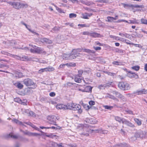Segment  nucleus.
<instances>
[{"mask_svg": "<svg viewBox=\"0 0 147 147\" xmlns=\"http://www.w3.org/2000/svg\"><path fill=\"white\" fill-rule=\"evenodd\" d=\"M79 129H80L82 132L80 133L81 135H83L86 136H88L90 132L94 133H100L101 130V129H99L95 130L90 129L86 124H80L79 126Z\"/></svg>", "mask_w": 147, "mask_h": 147, "instance_id": "nucleus-1", "label": "nucleus"}, {"mask_svg": "<svg viewBox=\"0 0 147 147\" xmlns=\"http://www.w3.org/2000/svg\"><path fill=\"white\" fill-rule=\"evenodd\" d=\"M132 76H131V78H134L136 79L138 78V76L136 74L132 73Z\"/></svg>", "mask_w": 147, "mask_h": 147, "instance_id": "nucleus-50", "label": "nucleus"}, {"mask_svg": "<svg viewBox=\"0 0 147 147\" xmlns=\"http://www.w3.org/2000/svg\"><path fill=\"white\" fill-rule=\"evenodd\" d=\"M68 67H75L76 66V64L74 63H70L65 64Z\"/></svg>", "mask_w": 147, "mask_h": 147, "instance_id": "nucleus-35", "label": "nucleus"}, {"mask_svg": "<svg viewBox=\"0 0 147 147\" xmlns=\"http://www.w3.org/2000/svg\"><path fill=\"white\" fill-rule=\"evenodd\" d=\"M76 14L73 13H70L69 14V17L70 18H76Z\"/></svg>", "mask_w": 147, "mask_h": 147, "instance_id": "nucleus-46", "label": "nucleus"}, {"mask_svg": "<svg viewBox=\"0 0 147 147\" xmlns=\"http://www.w3.org/2000/svg\"><path fill=\"white\" fill-rule=\"evenodd\" d=\"M28 7V5L27 4L24 3H20V8H26Z\"/></svg>", "mask_w": 147, "mask_h": 147, "instance_id": "nucleus-32", "label": "nucleus"}, {"mask_svg": "<svg viewBox=\"0 0 147 147\" xmlns=\"http://www.w3.org/2000/svg\"><path fill=\"white\" fill-rule=\"evenodd\" d=\"M93 48L96 51L100 50L101 49V48L100 47H95L94 46L93 47Z\"/></svg>", "mask_w": 147, "mask_h": 147, "instance_id": "nucleus-63", "label": "nucleus"}, {"mask_svg": "<svg viewBox=\"0 0 147 147\" xmlns=\"http://www.w3.org/2000/svg\"><path fill=\"white\" fill-rule=\"evenodd\" d=\"M23 133L24 134L27 135L29 136H37L40 135L38 134L32 133L27 130H26L25 131H23Z\"/></svg>", "mask_w": 147, "mask_h": 147, "instance_id": "nucleus-11", "label": "nucleus"}, {"mask_svg": "<svg viewBox=\"0 0 147 147\" xmlns=\"http://www.w3.org/2000/svg\"><path fill=\"white\" fill-rule=\"evenodd\" d=\"M79 49H74L73 50L72 54H70L69 59H75L76 57L79 56L80 54L78 53V52H79Z\"/></svg>", "mask_w": 147, "mask_h": 147, "instance_id": "nucleus-6", "label": "nucleus"}, {"mask_svg": "<svg viewBox=\"0 0 147 147\" xmlns=\"http://www.w3.org/2000/svg\"><path fill=\"white\" fill-rule=\"evenodd\" d=\"M15 85L18 88L20 89L22 88L23 86V85L20 82L16 83Z\"/></svg>", "mask_w": 147, "mask_h": 147, "instance_id": "nucleus-28", "label": "nucleus"}, {"mask_svg": "<svg viewBox=\"0 0 147 147\" xmlns=\"http://www.w3.org/2000/svg\"><path fill=\"white\" fill-rule=\"evenodd\" d=\"M132 68L136 71L138 70L140 68V67L139 66L137 65L136 66H134L132 67Z\"/></svg>", "mask_w": 147, "mask_h": 147, "instance_id": "nucleus-45", "label": "nucleus"}, {"mask_svg": "<svg viewBox=\"0 0 147 147\" xmlns=\"http://www.w3.org/2000/svg\"><path fill=\"white\" fill-rule=\"evenodd\" d=\"M59 119V117L57 115H50L47 117V119L49 121L51 124L56 125V121Z\"/></svg>", "mask_w": 147, "mask_h": 147, "instance_id": "nucleus-3", "label": "nucleus"}, {"mask_svg": "<svg viewBox=\"0 0 147 147\" xmlns=\"http://www.w3.org/2000/svg\"><path fill=\"white\" fill-rule=\"evenodd\" d=\"M94 3L91 1H86V5L88 6H90L92 5Z\"/></svg>", "mask_w": 147, "mask_h": 147, "instance_id": "nucleus-51", "label": "nucleus"}, {"mask_svg": "<svg viewBox=\"0 0 147 147\" xmlns=\"http://www.w3.org/2000/svg\"><path fill=\"white\" fill-rule=\"evenodd\" d=\"M27 101L26 100H24L23 101H22L21 100V101L20 102V103L24 105H27Z\"/></svg>", "mask_w": 147, "mask_h": 147, "instance_id": "nucleus-53", "label": "nucleus"}, {"mask_svg": "<svg viewBox=\"0 0 147 147\" xmlns=\"http://www.w3.org/2000/svg\"><path fill=\"white\" fill-rule=\"evenodd\" d=\"M17 44V43L15 40H11L10 43V46L13 48H15Z\"/></svg>", "mask_w": 147, "mask_h": 147, "instance_id": "nucleus-26", "label": "nucleus"}, {"mask_svg": "<svg viewBox=\"0 0 147 147\" xmlns=\"http://www.w3.org/2000/svg\"><path fill=\"white\" fill-rule=\"evenodd\" d=\"M83 50L84 51L88 53H95L94 51L89 49H84Z\"/></svg>", "mask_w": 147, "mask_h": 147, "instance_id": "nucleus-33", "label": "nucleus"}, {"mask_svg": "<svg viewBox=\"0 0 147 147\" xmlns=\"http://www.w3.org/2000/svg\"><path fill=\"white\" fill-rule=\"evenodd\" d=\"M105 73H106V74H107L109 76H112L113 77H114L116 76V74H115L113 73H112L109 71H106L105 72Z\"/></svg>", "mask_w": 147, "mask_h": 147, "instance_id": "nucleus-37", "label": "nucleus"}, {"mask_svg": "<svg viewBox=\"0 0 147 147\" xmlns=\"http://www.w3.org/2000/svg\"><path fill=\"white\" fill-rule=\"evenodd\" d=\"M55 6L56 7V9L57 11H58L59 13H65V12H64V11L63 10H62L61 9L59 8V7H57L55 5Z\"/></svg>", "mask_w": 147, "mask_h": 147, "instance_id": "nucleus-40", "label": "nucleus"}, {"mask_svg": "<svg viewBox=\"0 0 147 147\" xmlns=\"http://www.w3.org/2000/svg\"><path fill=\"white\" fill-rule=\"evenodd\" d=\"M118 86L120 89L123 90H125L124 82H119L118 84Z\"/></svg>", "mask_w": 147, "mask_h": 147, "instance_id": "nucleus-24", "label": "nucleus"}, {"mask_svg": "<svg viewBox=\"0 0 147 147\" xmlns=\"http://www.w3.org/2000/svg\"><path fill=\"white\" fill-rule=\"evenodd\" d=\"M14 100L15 101L19 103H20L21 101V100L19 98H15Z\"/></svg>", "mask_w": 147, "mask_h": 147, "instance_id": "nucleus-62", "label": "nucleus"}, {"mask_svg": "<svg viewBox=\"0 0 147 147\" xmlns=\"http://www.w3.org/2000/svg\"><path fill=\"white\" fill-rule=\"evenodd\" d=\"M40 41L42 43L46 42L48 44H51L52 43L51 40L45 38H41Z\"/></svg>", "mask_w": 147, "mask_h": 147, "instance_id": "nucleus-17", "label": "nucleus"}, {"mask_svg": "<svg viewBox=\"0 0 147 147\" xmlns=\"http://www.w3.org/2000/svg\"><path fill=\"white\" fill-rule=\"evenodd\" d=\"M78 26H81V27H88L90 26V25L89 24H88L87 25L86 24H79L78 25Z\"/></svg>", "mask_w": 147, "mask_h": 147, "instance_id": "nucleus-49", "label": "nucleus"}, {"mask_svg": "<svg viewBox=\"0 0 147 147\" xmlns=\"http://www.w3.org/2000/svg\"><path fill=\"white\" fill-rule=\"evenodd\" d=\"M24 83L27 86H30L32 88H34L36 87V85L29 78H26L24 80Z\"/></svg>", "mask_w": 147, "mask_h": 147, "instance_id": "nucleus-4", "label": "nucleus"}, {"mask_svg": "<svg viewBox=\"0 0 147 147\" xmlns=\"http://www.w3.org/2000/svg\"><path fill=\"white\" fill-rule=\"evenodd\" d=\"M44 135L47 137L57 139L58 138V136L56 135H54V134L52 133H50L49 134H46V133H45Z\"/></svg>", "mask_w": 147, "mask_h": 147, "instance_id": "nucleus-15", "label": "nucleus"}, {"mask_svg": "<svg viewBox=\"0 0 147 147\" xmlns=\"http://www.w3.org/2000/svg\"><path fill=\"white\" fill-rule=\"evenodd\" d=\"M54 70L55 68L51 66H49L46 68L41 69L39 71V73H40L44 71H52Z\"/></svg>", "mask_w": 147, "mask_h": 147, "instance_id": "nucleus-9", "label": "nucleus"}, {"mask_svg": "<svg viewBox=\"0 0 147 147\" xmlns=\"http://www.w3.org/2000/svg\"><path fill=\"white\" fill-rule=\"evenodd\" d=\"M24 123L26 124L27 125H30V126H31L32 127H33V126H34V125L32 124L30 122H24Z\"/></svg>", "mask_w": 147, "mask_h": 147, "instance_id": "nucleus-58", "label": "nucleus"}, {"mask_svg": "<svg viewBox=\"0 0 147 147\" xmlns=\"http://www.w3.org/2000/svg\"><path fill=\"white\" fill-rule=\"evenodd\" d=\"M127 23L129 24H138L139 23V21L135 19H133L132 20H129Z\"/></svg>", "mask_w": 147, "mask_h": 147, "instance_id": "nucleus-16", "label": "nucleus"}, {"mask_svg": "<svg viewBox=\"0 0 147 147\" xmlns=\"http://www.w3.org/2000/svg\"><path fill=\"white\" fill-rule=\"evenodd\" d=\"M146 134L144 131H140L136 132L134 134V137L136 139H136L137 138H143L145 136Z\"/></svg>", "mask_w": 147, "mask_h": 147, "instance_id": "nucleus-5", "label": "nucleus"}, {"mask_svg": "<svg viewBox=\"0 0 147 147\" xmlns=\"http://www.w3.org/2000/svg\"><path fill=\"white\" fill-rule=\"evenodd\" d=\"M134 120L138 125H140L142 124V122L141 120L137 118L134 119Z\"/></svg>", "mask_w": 147, "mask_h": 147, "instance_id": "nucleus-34", "label": "nucleus"}, {"mask_svg": "<svg viewBox=\"0 0 147 147\" xmlns=\"http://www.w3.org/2000/svg\"><path fill=\"white\" fill-rule=\"evenodd\" d=\"M29 45L32 46L33 48V49H30L31 52L32 53H37L39 54H45L46 53V52L41 48L36 47L35 45Z\"/></svg>", "mask_w": 147, "mask_h": 147, "instance_id": "nucleus-2", "label": "nucleus"}, {"mask_svg": "<svg viewBox=\"0 0 147 147\" xmlns=\"http://www.w3.org/2000/svg\"><path fill=\"white\" fill-rule=\"evenodd\" d=\"M105 88V84L104 85H99L98 86V88L100 89H104Z\"/></svg>", "mask_w": 147, "mask_h": 147, "instance_id": "nucleus-47", "label": "nucleus"}, {"mask_svg": "<svg viewBox=\"0 0 147 147\" xmlns=\"http://www.w3.org/2000/svg\"><path fill=\"white\" fill-rule=\"evenodd\" d=\"M108 133V131L106 130H102L101 129V130L100 131V133L103 134H107Z\"/></svg>", "mask_w": 147, "mask_h": 147, "instance_id": "nucleus-43", "label": "nucleus"}, {"mask_svg": "<svg viewBox=\"0 0 147 147\" xmlns=\"http://www.w3.org/2000/svg\"><path fill=\"white\" fill-rule=\"evenodd\" d=\"M70 54H64L63 55V57L64 59H69Z\"/></svg>", "mask_w": 147, "mask_h": 147, "instance_id": "nucleus-38", "label": "nucleus"}, {"mask_svg": "<svg viewBox=\"0 0 147 147\" xmlns=\"http://www.w3.org/2000/svg\"><path fill=\"white\" fill-rule=\"evenodd\" d=\"M10 56L14 57L17 59L20 60L22 61H26L29 60L28 57L25 56H23L22 57H21L18 56L11 54V55H10Z\"/></svg>", "mask_w": 147, "mask_h": 147, "instance_id": "nucleus-8", "label": "nucleus"}, {"mask_svg": "<svg viewBox=\"0 0 147 147\" xmlns=\"http://www.w3.org/2000/svg\"><path fill=\"white\" fill-rule=\"evenodd\" d=\"M115 119L116 121H118L119 122L122 121L123 123V121L125 120V119H124L123 118L122 119L121 117L118 116L115 117Z\"/></svg>", "mask_w": 147, "mask_h": 147, "instance_id": "nucleus-29", "label": "nucleus"}, {"mask_svg": "<svg viewBox=\"0 0 147 147\" xmlns=\"http://www.w3.org/2000/svg\"><path fill=\"white\" fill-rule=\"evenodd\" d=\"M113 94H115L117 97L119 98H120L121 96L122 95L120 93L118 92H113Z\"/></svg>", "mask_w": 147, "mask_h": 147, "instance_id": "nucleus-36", "label": "nucleus"}, {"mask_svg": "<svg viewBox=\"0 0 147 147\" xmlns=\"http://www.w3.org/2000/svg\"><path fill=\"white\" fill-rule=\"evenodd\" d=\"M104 107L105 109H111L113 108L112 107L109 106L107 105L104 106Z\"/></svg>", "mask_w": 147, "mask_h": 147, "instance_id": "nucleus-56", "label": "nucleus"}, {"mask_svg": "<svg viewBox=\"0 0 147 147\" xmlns=\"http://www.w3.org/2000/svg\"><path fill=\"white\" fill-rule=\"evenodd\" d=\"M113 82H110L106 84H105V87L109 86L111 85V84Z\"/></svg>", "mask_w": 147, "mask_h": 147, "instance_id": "nucleus-61", "label": "nucleus"}, {"mask_svg": "<svg viewBox=\"0 0 147 147\" xmlns=\"http://www.w3.org/2000/svg\"><path fill=\"white\" fill-rule=\"evenodd\" d=\"M81 106L79 104L71 103L69 105L68 109H73L74 110L79 109L81 108Z\"/></svg>", "mask_w": 147, "mask_h": 147, "instance_id": "nucleus-7", "label": "nucleus"}, {"mask_svg": "<svg viewBox=\"0 0 147 147\" xmlns=\"http://www.w3.org/2000/svg\"><path fill=\"white\" fill-rule=\"evenodd\" d=\"M141 23L143 24H147V20L142 18L141 20Z\"/></svg>", "mask_w": 147, "mask_h": 147, "instance_id": "nucleus-44", "label": "nucleus"}, {"mask_svg": "<svg viewBox=\"0 0 147 147\" xmlns=\"http://www.w3.org/2000/svg\"><path fill=\"white\" fill-rule=\"evenodd\" d=\"M89 104L91 106L94 105L95 102L94 101L91 100L89 102Z\"/></svg>", "mask_w": 147, "mask_h": 147, "instance_id": "nucleus-60", "label": "nucleus"}, {"mask_svg": "<svg viewBox=\"0 0 147 147\" xmlns=\"http://www.w3.org/2000/svg\"><path fill=\"white\" fill-rule=\"evenodd\" d=\"M66 65L65 64H61L59 67L58 68L60 69L62 68H63Z\"/></svg>", "mask_w": 147, "mask_h": 147, "instance_id": "nucleus-64", "label": "nucleus"}, {"mask_svg": "<svg viewBox=\"0 0 147 147\" xmlns=\"http://www.w3.org/2000/svg\"><path fill=\"white\" fill-rule=\"evenodd\" d=\"M90 36L94 37H101L102 36L100 34L96 32L91 33Z\"/></svg>", "mask_w": 147, "mask_h": 147, "instance_id": "nucleus-22", "label": "nucleus"}, {"mask_svg": "<svg viewBox=\"0 0 147 147\" xmlns=\"http://www.w3.org/2000/svg\"><path fill=\"white\" fill-rule=\"evenodd\" d=\"M74 80L75 82L78 83H80L81 81L80 79L78 78L76 76H75Z\"/></svg>", "mask_w": 147, "mask_h": 147, "instance_id": "nucleus-41", "label": "nucleus"}, {"mask_svg": "<svg viewBox=\"0 0 147 147\" xmlns=\"http://www.w3.org/2000/svg\"><path fill=\"white\" fill-rule=\"evenodd\" d=\"M10 5L16 9H20V3L18 2H10Z\"/></svg>", "mask_w": 147, "mask_h": 147, "instance_id": "nucleus-10", "label": "nucleus"}, {"mask_svg": "<svg viewBox=\"0 0 147 147\" xmlns=\"http://www.w3.org/2000/svg\"><path fill=\"white\" fill-rule=\"evenodd\" d=\"M11 74L13 76H15L16 77L20 78L22 77V73L16 71H15L13 73H12Z\"/></svg>", "mask_w": 147, "mask_h": 147, "instance_id": "nucleus-14", "label": "nucleus"}, {"mask_svg": "<svg viewBox=\"0 0 147 147\" xmlns=\"http://www.w3.org/2000/svg\"><path fill=\"white\" fill-rule=\"evenodd\" d=\"M83 73V71L82 70H79L78 71V76L80 77L81 76Z\"/></svg>", "mask_w": 147, "mask_h": 147, "instance_id": "nucleus-54", "label": "nucleus"}, {"mask_svg": "<svg viewBox=\"0 0 147 147\" xmlns=\"http://www.w3.org/2000/svg\"><path fill=\"white\" fill-rule=\"evenodd\" d=\"M28 114V115L29 116H33L34 115V114L33 113V112L32 111H29Z\"/></svg>", "mask_w": 147, "mask_h": 147, "instance_id": "nucleus-57", "label": "nucleus"}, {"mask_svg": "<svg viewBox=\"0 0 147 147\" xmlns=\"http://www.w3.org/2000/svg\"><path fill=\"white\" fill-rule=\"evenodd\" d=\"M124 87L125 90H129L131 87L129 84L126 82H124Z\"/></svg>", "mask_w": 147, "mask_h": 147, "instance_id": "nucleus-25", "label": "nucleus"}, {"mask_svg": "<svg viewBox=\"0 0 147 147\" xmlns=\"http://www.w3.org/2000/svg\"><path fill=\"white\" fill-rule=\"evenodd\" d=\"M92 15V13H82V16L83 18L86 19H89V17H90Z\"/></svg>", "mask_w": 147, "mask_h": 147, "instance_id": "nucleus-18", "label": "nucleus"}, {"mask_svg": "<svg viewBox=\"0 0 147 147\" xmlns=\"http://www.w3.org/2000/svg\"><path fill=\"white\" fill-rule=\"evenodd\" d=\"M57 145L58 144L54 142H50L47 144V146L48 147H57Z\"/></svg>", "mask_w": 147, "mask_h": 147, "instance_id": "nucleus-20", "label": "nucleus"}, {"mask_svg": "<svg viewBox=\"0 0 147 147\" xmlns=\"http://www.w3.org/2000/svg\"><path fill=\"white\" fill-rule=\"evenodd\" d=\"M66 107L65 105L62 104H58L56 106V108L57 109H65Z\"/></svg>", "mask_w": 147, "mask_h": 147, "instance_id": "nucleus-27", "label": "nucleus"}, {"mask_svg": "<svg viewBox=\"0 0 147 147\" xmlns=\"http://www.w3.org/2000/svg\"><path fill=\"white\" fill-rule=\"evenodd\" d=\"M111 96V99H113L116 102H118L119 101V100L113 96Z\"/></svg>", "mask_w": 147, "mask_h": 147, "instance_id": "nucleus-52", "label": "nucleus"}, {"mask_svg": "<svg viewBox=\"0 0 147 147\" xmlns=\"http://www.w3.org/2000/svg\"><path fill=\"white\" fill-rule=\"evenodd\" d=\"M12 121L19 125H21L22 126H23L24 125L22 122L20 121H19L17 119H14L12 120Z\"/></svg>", "mask_w": 147, "mask_h": 147, "instance_id": "nucleus-31", "label": "nucleus"}, {"mask_svg": "<svg viewBox=\"0 0 147 147\" xmlns=\"http://www.w3.org/2000/svg\"><path fill=\"white\" fill-rule=\"evenodd\" d=\"M133 34L135 37L142 38L143 36L142 34H139L136 32H135Z\"/></svg>", "mask_w": 147, "mask_h": 147, "instance_id": "nucleus-30", "label": "nucleus"}, {"mask_svg": "<svg viewBox=\"0 0 147 147\" xmlns=\"http://www.w3.org/2000/svg\"><path fill=\"white\" fill-rule=\"evenodd\" d=\"M10 137H11L13 138H17L18 137L16 135H12L10 133Z\"/></svg>", "mask_w": 147, "mask_h": 147, "instance_id": "nucleus-59", "label": "nucleus"}, {"mask_svg": "<svg viewBox=\"0 0 147 147\" xmlns=\"http://www.w3.org/2000/svg\"><path fill=\"white\" fill-rule=\"evenodd\" d=\"M123 123L125 124L127 126L131 127L134 128L135 127V126L134 124L125 119L123 121Z\"/></svg>", "mask_w": 147, "mask_h": 147, "instance_id": "nucleus-13", "label": "nucleus"}, {"mask_svg": "<svg viewBox=\"0 0 147 147\" xmlns=\"http://www.w3.org/2000/svg\"><path fill=\"white\" fill-rule=\"evenodd\" d=\"M119 35L122 37H125L126 38H128L129 36V34H124L121 33H119Z\"/></svg>", "mask_w": 147, "mask_h": 147, "instance_id": "nucleus-39", "label": "nucleus"}, {"mask_svg": "<svg viewBox=\"0 0 147 147\" xmlns=\"http://www.w3.org/2000/svg\"><path fill=\"white\" fill-rule=\"evenodd\" d=\"M118 16L116 15L115 18L111 17H108L107 18L108 21L112 22L114 20H116L118 19Z\"/></svg>", "mask_w": 147, "mask_h": 147, "instance_id": "nucleus-19", "label": "nucleus"}, {"mask_svg": "<svg viewBox=\"0 0 147 147\" xmlns=\"http://www.w3.org/2000/svg\"><path fill=\"white\" fill-rule=\"evenodd\" d=\"M92 88L90 86H86L84 90H82V92H91Z\"/></svg>", "mask_w": 147, "mask_h": 147, "instance_id": "nucleus-23", "label": "nucleus"}, {"mask_svg": "<svg viewBox=\"0 0 147 147\" xmlns=\"http://www.w3.org/2000/svg\"><path fill=\"white\" fill-rule=\"evenodd\" d=\"M110 38H113L114 39H115L116 40H120V39L119 38V37L117 36L111 35H110Z\"/></svg>", "mask_w": 147, "mask_h": 147, "instance_id": "nucleus-48", "label": "nucleus"}, {"mask_svg": "<svg viewBox=\"0 0 147 147\" xmlns=\"http://www.w3.org/2000/svg\"><path fill=\"white\" fill-rule=\"evenodd\" d=\"M133 7L135 8H144V5H135L132 6Z\"/></svg>", "mask_w": 147, "mask_h": 147, "instance_id": "nucleus-42", "label": "nucleus"}, {"mask_svg": "<svg viewBox=\"0 0 147 147\" xmlns=\"http://www.w3.org/2000/svg\"><path fill=\"white\" fill-rule=\"evenodd\" d=\"M113 95H110L109 94H106L105 96V98H109L111 99V96H113Z\"/></svg>", "mask_w": 147, "mask_h": 147, "instance_id": "nucleus-55", "label": "nucleus"}, {"mask_svg": "<svg viewBox=\"0 0 147 147\" xmlns=\"http://www.w3.org/2000/svg\"><path fill=\"white\" fill-rule=\"evenodd\" d=\"M134 93L138 95L146 94L147 93V90L145 89H143L140 90H137L134 92Z\"/></svg>", "mask_w": 147, "mask_h": 147, "instance_id": "nucleus-12", "label": "nucleus"}, {"mask_svg": "<svg viewBox=\"0 0 147 147\" xmlns=\"http://www.w3.org/2000/svg\"><path fill=\"white\" fill-rule=\"evenodd\" d=\"M129 146L126 143H120L119 144H116L115 146V147H128Z\"/></svg>", "mask_w": 147, "mask_h": 147, "instance_id": "nucleus-21", "label": "nucleus"}]
</instances>
